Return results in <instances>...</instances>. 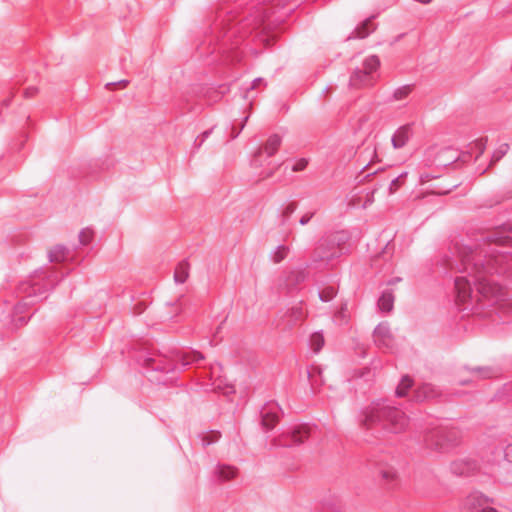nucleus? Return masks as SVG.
<instances>
[{
  "instance_id": "13d9d810",
  "label": "nucleus",
  "mask_w": 512,
  "mask_h": 512,
  "mask_svg": "<svg viewBox=\"0 0 512 512\" xmlns=\"http://www.w3.org/2000/svg\"><path fill=\"white\" fill-rule=\"evenodd\" d=\"M366 441H368V442H373V440H372V439H370V437H369L368 435L366 436Z\"/></svg>"
},
{
  "instance_id": "6e6d98bb",
  "label": "nucleus",
  "mask_w": 512,
  "mask_h": 512,
  "mask_svg": "<svg viewBox=\"0 0 512 512\" xmlns=\"http://www.w3.org/2000/svg\"><path fill=\"white\" fill-rule=\"evenodd\" d=\"M9 104H10V99H4L3 102L1 103V105L5 106V107L9 106Z\"/></svg>"
},
{
  "instance_id": "39448f33",
  "label": "nucleus",
  "mask_w": 512,
  "mask_h": 512,
  "mask_svg": "<svg viewBox=\"0 0 512 512\" xmlns=\"http://www.w3.org/2000/svg\"><path fill=\"white\" fill-rule=\"evenodd\" d=\"M460 443V432L455 428L432 427L423 433L422 447L430 453H449Z\"/></svg>"
},
{
  "instance_id": "20e7f679",
  "label": "nucleus",
  "mask_w": 512,
  "mask_h": 512,
  "mask_svg": "<svg viewBox=\"0 0 512 512\" xmlns=\"http://www.w3.org/2000/svg\"><path fill=\"white\" fill-rule=\"evenodd\" d=\"M205 359L201 352L192 351H172L169 356L149 357L145 360V364L153 371H160L166 374L173 373L176 370L185 369L194 363H198Z\"/></svg>"
},
{
  "instance_id": "603ef678",
  "label": "nucleus",
  "mask_w": 512,
  "mask_h": 512,
  "mask_svg": "<svg viewBox=\"0 0 512 512\" xmlns=\"http://www.w3.org/2000/svg\"><path fill=\"white\" fill-rule=\"evenodd\" d=\"M279 166H280V164H276V165H274V166L270 169V171H269V172H268L264 177H270V176H272V175H273V173H274V171H275Z\"/></svg>"
},
{
  "instance_id": "f03ea898",
  "label": "nucleus",
  "mask_w": 512,
  "mask_h": 512,
  "mask_svg": "<svg viewBox=\"0 0 512 512\" xmlns=\"http://www.w3.org/2000/svg\"><path fill=\"white\" fill-rule=\"evenodd\" d=\"M360 427L369 432L374 427L380 426L378 433H402L409 424L406 414L395 406H391L386 400L378 399L363 408L359 417Z\"/></svg>"
},
{
  "instance_id": "2eb2a0df",
  "label": "nucleus",
  "mask_w": 512,
  "mask_h": 512,
  "mask_svg": "<svg viewBox=\"0 0 512 512\" xmlns=\"http://www.w3.org/2000/svg\"><path fill=\"white\" fill-rule=\"evenodd\" d=\"M413 136V128L412 124H405L399 127L395 133L392 135L391 143L394 149H401L410 140Z\"/></svg>"
},
{
  "instance_id": "052dcab7",
  "label": "nucleus",
  "mask_w": 512,
  "mask_h": 512,
  "mask_svg": "<svg viewBox=\"0 0 512 512\" xmlns=\"http://www.w3.org/2000/svg\"><path fill=\"white\" fill-rule=\"evenodd\" d=\"M372 436L375 438V439H379L380 437L378 435H373Z\"/></svg>"
},
{
  "instance_id": "9b49d317",
  "label": "nucleus",
  "mask_w": 512,
  "mask_h": 512,
  "mask_svg": "<svg viewBox=\"0 0 512 512\" xmlns=\"http://www.w3.org/2000/svg\"><path fill=\"white\" fill-rule=\"evenodd\" d=\"M491 500L478 491L470 493L462 503L463 512H481L486 504H490Z\"/></svg>"
},
{
  "instance_id": "a878e982",
  "label": "nucleus",
  "mask_w": 512,
  "mask_h": 512,
  "mask_svg": "<svg viewBox=\"0 0 512 512\" xmlns=\"http://www.w3.org/2000/svg\"><path fill=\"white\" fill-rule=\"evenodd\" d=\"M289 251V246L279 245L270 253V260L273 263L278 264L288 256Z\"/></svg>"
},
{
  "instance_id": "dca6fc26",
  "label": "nucleus",
  "mask_w": 512,
  "mask_h": 512,
  "mask_svg": "<svg viewBox=\"0 0 512 512\" xmlns=\"http://www.w3.org/2000/svg\"><path fill=\"white\" fill-rule=\"evenodd\" d=\"M319 250H320V241L318 242V245L315 248L314 253H313V261L314 262L329 263L331 260L338 258L342 255V250H339L336 246L333 247L331 244L326 245L323 249V252H325V254H326L325 256H327V257H322L319 253Z\"/></svg>"
},
{
  "instance_id": "cd10ccee",
  "label": "nucleus",
  "mask_w": 512,
  "mask_h": 512,
  "mask_svg": "<svg viewBox=\"0 0 512 512\" xmlns=\"http://www.w3.org/2000/svg\"><path fill=\"white\" fill-rule=\"evenodd\" d=\"M413 380L409 376H403L399 385L396 388V396L404 397L407 395L408 390L412 387Z\"/></svg>"
},
{
  "instance_id": "473e14b6",
  "label": "nucleus",
  "mask_w": 512,
  "mask_h": 512,
  "mask_svg": "<svg viewBox=\"0 0 512 512\" xmlns=\"http://www.w3.org/2000/svg\"><path fill=\"white\" fill-rule=\"evenodd\" d=\"M336 294L337 290L333 286H328L318 293L320 300L323 302H329L336 296Z\"/></svg>"
},
{
  "instance_id": "4c0bfd02",
  "label": "nucleus",
  "mask_w": 512,
  "mask_h": 512,
  "mask_svg": "<svg viewBox=\"0 0 512 512\" xmlns=\"http://www.w3.org/2000/svg\"><path fill=\"white\" fill-rule=\"evenodd\" d=\"M458 184H450L448 186H435L431 189V193L437 195H446L451 192L454 188H456Z\"/></svg>"
},
{
  "instance_id": "a19ab883",
  "label": "nucleus",
  "mask_w": 512,
  "mask_h": 512,
  "mask_svg": "<svg viewBox=\"0 0 512 512\" xmlns=\"http://www.w3.org/2000/svg\"><path fill=\"white\" fill-rule=\"evenodd\" d=\"M315 212H307L305 214H303L301 216V218L299 219V224L304 226V225H307L310 220L313 218Z\"/></svg>"
},
{
  "instance_id": "ddd939ff",
  "label": "nucleus",
  "mask_w": 512,
  "mask_h": 512,
  "mask_svg": "<svg viewBox=\"0 0 512 512\" xmlns=\"http://www.w3.org/2000/svg\"><path fill=\"white\" fill-rule=\"evenodd\" d=\"M279 407L276 404H266L260 411L261 424L263 429L269 431L273 429L278 422Z\"/></svg>"
},
{
  "instance_id": "423d86ee",
  "label": "nucleus",
  "mask_w": 512,
  "mask_h": 512,
  "mask_svg": "<svg viewBox=\"0 0 512 512\" xmlns=\"http://www.w3.org/2000/svg\"><path fill=\"white\" fill-rule=\"evenodd\" d=\"M380 67V60L376 55L366 57L360 67H356L349 79V87L362 89L373 86L377 81V71Z\"/></svg>"
},
{
  "instance_id": "b1692460",
  "label": "nucleus",
  "mask_w": 512,
  "mask_h": 512,
  "mask_svg": "<svg viewBox=\"0 0 512 512\" xmlns=\"http://www.w3.org/2000/svg\"><path fill=\"white\" fill-rule=\"evenodd\" d=\"M394 295L392 291H383L381 297L378 300V306L383 312H390L393 309Z\"/></svg>"
},
{
  "instance_id": "680f3d73",
  "label": "nucleus",
  "mask_w": 512,
  "mask_h": 512,
  "mask_svg": "<svg viewBox=\"0 0 512 512\" xmlns=\"http://www.w3.org/2000/svg\"><path fill=\"white\" fill-rule=\"evenodd\" d=\"M307 375L308 377H311V372L309 370L307 371Z\"/></svg>"
},
{
  "instance_id": "37998d69",
  "label": "nucleus",
  "mask_w": 512,
  "mask_h": 512,
  "mask_svg": "<svg viewBox=\"0 0 512 512\" xmlns=\"http://www.w3.org/2000/svg\"><path fill=\"white\" fill-rule=\"evenodd\" d=\"M504 459L512 464V444H508L504 448Z\"/></svg>"
},
{
  "instance_id": "6e6552de",
  "label": "nucleus",
  "mask_w": 512,
  "mask_h": 512,
  "mask_svg": "<svg viewBox=\"0 0 512 512\" xmlns=\"http://www.w3.org/2000/svg\"><path fill=\"white\" fill-rule=\"evenodd\" d=\"M426 165H435L437 167H447L457 161L459 155L456 150L450 147L436 150L431 147L426 152Z\"/></svg>"
},
{
  "instance_id": "79ce46f5",
  "label": "nucleus",
  "mask_w": 512,
  "mask_h": 512,
  "mask_svg": "<svg viewBox=\"0 0 512 512\" xmlns=\"http://www.w3.org/2000/svg\"><path fill=\"white\" fill-rule=\"evenodd\" d=\"M435 178H438V176L430 173H422L419 176V181L421 184H425Z\"/></svg>"
},
{
  "instance_id": "a211bd4d",
  "label": "nucleus",
  "mask_w": 512,
  "mask_h": 512,
  "mask_svg": "<svg viewBox=\"0 0 512 512\" xmlns=\"http://www.w3.org/2000/svg\"><path fill=\"white\" fill-rule=\"evenodd\" d=\"M321 512H343L342 499L337 495L325 496L321 501Z\"/></svg>"
},
{
  "instance_id": "4d7b16f0",
  "label": "nucleus",
  "mask_w": 512,
  "mask_h": 512,
  "mask_svg": "<svg viewBox=\"0 0 512 512\" xmlns=\"http://www.w3.org/2000/svg\"><path fill=\"white\" fill-rule=\"evenodd\" d=\"M378 171H379V170H376V171H374V172H372V173H367V174L364 176V178H367V177H369V176H370V175H372V174H376V173H378Z\"/></svg>"
},
{
  "instance_id": "412c9836",
  "label": "nucleus",
  "mask_w": 512,
  "mask_h": 512,
  "mask_svg": "<svg viewBox=\"0 0 512 512\" xmlns=\"http://www.w3.org/2000/svg\"><path fill=\"white\" fill-rule=\"evenodd\" d=\"M69 256V250L64 245L54 246L48 253V258L51 263H59L67 260Z\"/></svg>"
},
{
  "instance_id": "bf43d9fd",
  "label": "nucleus",
  "mask_w": 512,
  "mask_h": 512,
  "mask_svg": "<svg viewBox=\"0 0 512 512\" xmlns=\"http://www.w3.org/2000/svg\"><path fill=\"white\" fill-rule=\"evenodd\" d=\"M467 383H468V381H466V380L460 381V384H462V385L467 384Z\"/></svg>"
},
{
  "instance_id": "e2e57ef3",
  "label": "nucleus",
  "mask_w": 512,
  "mask_h": 512,
  "mask_svg": "<svg viewBox=\"0 0 512 512\" xmlns=\"http://www.w3.org/2000/svg\"><path fill=\"white\" fill-rule=\"evenodd\" d=\"M253 83H254V84H258V81H255V80H254V81H253ZM254 87H255V85H253V87H252V88H254Z\"/></svg>"
},
{
  "instance_id": "4be33fe9",
  "label": "nucleus",
  "mask_w": 512,
  "mask_h": 512,
  "mask_svg": "<svg viewBox=\"0 0 512 512\" xmlns=\"http://www.w3.org/2000/svg\"><path fill=\"white\" fill-rule=\"evenodd\" d=\"M190 264L183 260L179 262L174 271V281L176 284H183L189 277Z\"/></svg>"
},
{
  "instance_id": "8fccbe9b",
  "label": "nucleus",
  "mask_w": 512,
  "mask_h": 512,
  "mask_svg": "<svg viewBox=\"0 0 512 512\" xmlns=\"http://www.w3.org/2000/svg\"><path fill=\"white\" fill-rule=\"evenodd\" d=\"M212 131H213V128L208 129V130L204 131V132L200 135V137H202V139L206 140V139L211 135Z\"/></svg>"
},
{
  "instance_id": "09e8293b",
  "label": "nucleus",
  "mask_w": 512,
  "mask_h": 512,
  "mask_svg": "<svg viewBox=\"0 0 512 512\" xmlns=\"http://www.w3.org/2000/svg\"><path fill=\"white\" fill-rule=\"evenodd\" d=\"M14 321H16V325H24L27 323L28 320L23 316H19Z\"/></svg>"
},
{
  "instance_id": "f8f14e48",
  "label": "nucleus",
  "mask_w": 512,
  "mask_h": 512,
  "mask_svg": "<svg viewBox=\"0 0 512 512\" xmlns=\"http://www.w3.org/2000/svg\"><path fill=\"white\" fill-rule=\"evenodd\" d=\"M479 469L477 461L470 458H463L453 461L450 470L457 476H470Z\"/></svg>"
},
{
  "instance_id": "1a4fd4ad",
  "label": "nucleus",
  "mask_w": 512,
  "mask_h": 512,
  "mask_svg": "<svg viewBox=\"0 0 512 512\" xmlns=\"http://www.w3.org/2000/svg\"><path fill=\"white\" fill-rule=\"evenodd\" d=\"M308 438V430L304 426H300L281 435L274 440V446L292 447L303 443Z\"/></svg>"
},
{
  "instance_id": "0e129e2a",
  "label": "nucleus",
  "mask_w": 512,
  "mask_h": 512,
  "mask_svg": "<svg viewBox=\"0 0 512 512\" xmlns=\"http://www.w3.org/2000/svg\"><path fill=\"white\" fill-rule=\"evenodd\" d=\"M255 81L260 82V81H262V79L261 78H257V79H255Z\"/></svg>"
},
{
  "instance_id": "de8ad7c7",
  "label": "nucleus",
  "mask_w": 512,
  "mask_h": 512,
  "mask_svg": "<svg viewBox=\"0 0 512 512\" xmlns=\"http://www.w3.org/2000/svg\"><path fill=\"white\" fill-rule=\"evenodd\" d=\"M205 142L204 139H202V137H200V135L195 139L194 143H193V148L195 150H198L200 149V147L203 145V143Z\"/></svg>"
},
{
  "instance_id": "7ed1b4c3",
  "label": "nucleus",
  "mask_w": 512,
  "mask_h": 512,
  "mask_svg": "<svg viewBox=\"0 0 512 512\" xmlns=\"http://www.w3.org/2000/svg\"><path fill=\"white\" fill-rule=\"evenodd\" d=\"M61 277L63 273L53 267H46L36 270L27 280L22 281L17 288L21 301L14 308L15 314L22 313L25 306L45 299L47 292L55 287Z\"/></svg>"
},
{
  "instance_id": "c03bdc74",
  "label": "nucleus",
  "mask_w": 512,
  "mask_h": 512,
  "mask_svg": "<svg viewBox=\"0 0 512 512\" xmlns=\"http://www.w3.org/2000/svg\"><path fill=\"white\" fill-rule=\"evenodd\" d=\"M128 84H129V81H128V80H126V79H122V80H120V81H118V82H109V83H107V84H106V88H108V89H112V88H113L114 86H116V85H121V86L125 87V86H127Z\"/></svg>"
},
{
  "instance_id": "2f4dec72",
  "label": "nucleus",
  "mask_w": 512,
  "mask_h": 512,
  "mask_svg": "<svg viewBox=\"0 0 512 512\" xmlns=\"http://www.w3.org/2000/svg\"><path fill=\"white\" fill-rule=\"evenodd\" d=\"M407 172H403L398 176L391 177L390 185H389V193H395L398 188L402 185L403 179L407 176Z\"/></svg>"
},
{
  "instance_id": "0eeeda50",
  "label": "nucleus",
  "mask_w": 512,
  "mask_h": 512,
  "mask_svg": "<svg viewBox=\"0 0 512 512\" xmlns=\"http://www.w3.org/2000/svg\"><path fill=\"white\" fill-rule=\"evenodd\" d=\"M282 143V139L278 134L271 135L264 147L260 148L253 156L251 160V164L253 167H263V166H271L272 161L270 158L275 155L278 151L280 145Z\"/></svg>"
},
{
  "instance_id": "bb28decb",
  "label": "nucleus",
  "mask_w": 512,
  "mask_h": 512,
  "mask_svg": "<svg viewBox=\"0 0 512 512\" xmlns=\"http://www.w3.org/2000/svg\"><path fill=\"white\" fill-rule=\"evenodd\" d=\"M473 378L486 379L491 378L497 374V372L491 367H475L471 369Z\"/></svg>"
},
{
  "instance_id": "7c9ffc66",
  "label": "nucleus",
  "mask_w": 512,
  "mask_h": 512,
  "mask_svg": "<svg viewBox=\"0 0 512 512\" xmlns=\"http://www.w3.org/2000/svg\"><path fill=\"white\" fill-rule=\"evenodd\" d=\"M412 92V85H403L393 92L392 99L395 101L403 100Z\"/></svg>"
},
{
  "instance_id": "aec40b11",
  "label": "nucleus",
  "mask_w": 512,
  "mask_h": 512,
  "mask_svg": "<svg viewBox=\"0 0 512 512\" xmlns=\"http://www.w3.org/2000/svg\"><path fill=\"white\" fill-rule=\"evenodd\" d=\"M214 474L219 481H228L236 476L237 469L230 465L219 464L216 466Z\"/></svg>"
},
{
  "instance_id": "393cba45",
  "label": "nucleus",
  "mask_w": 512,
  "mask_h": 512,
  "mask_svg": "<svg viewBox=\"0 0 512 512\" xmlns=\"http://www.w3.org/2000/svg\"><path fill=\"white\" fill-rule=\"evenodd\" d=\"M296 209L297 204L295 202H290L281 209L279 215V223L281 226L285 227L288 225L289 220Z\"/></svg>"
},
{
  "instance_id": "49530a36",
  "label": "nucleus",
  "mask_w": 512,
  "mask_h": 512,
  "mask_svg": "<svg viewBox=\"0 0 512 512\" xmlns=\"http://www.w3.org/2000/svg\"><path fill=\"white\" fill-rule=\"evenodd\" d=\"M205 142L204 139H202V137H200V135L195 139L194 143H193V148L195 150H198L200 149V147L203 145V143Z\"/></svg>"
},
{
  "instance_id": "6ab92c4d",
  "label": "nucleus",
  "mask_w": 512,
  "mask_h": 512,
  "mask_svg": "<svg viewBox=\"0 0 512 512\" xmlns=\"http://www.w3.org/2000/svg\"><path fill=\"white\" fill-rule=\"evenodd\" d=\"M379 475L386 482L389 489H392L397 484L398 474L397 471L389 465L379 467Z\"/></svg>"
},
{
  "instance_id": "864d4df0",
  "label": "nucleus",
  "mask_w": 512,
  "mask_h": 512,
  "mask_svg": "<svg viewBox=\"0 0 512 512\" xmlns=\"http://www.w3.org/2000/svg\"><path fill=\"white\" fill-rule=\"evenodd\" d=\"M247 120H248V117H245V118H244V122H243V124H242V126H241L240 130H239V131H237V132H235V133L233 134L232 138H236V137L239 135L240 131L244 128L245 122H246Z\"/></svg>"
},
{
  "instance_id": "f3484780",
  "label": "nucleus",
  "mask_w": 512,
  "mask_h": 512,
  "mask_svg": "<svg viewBox=\"0 0 512 512\" xmlns=\"http://www.w3.org/2000/svg\"><path fill=\"white\" fill-rule=\"evenodd\" d=\"M439 396V392L435 386L429 383L422 384L414 391V400L422 402L434 399Z\"/></svg>"
},
{
  "instance_id": "c756f323",
  "label": "nucleus",
  "mask_w": 512,
  "mask_h": 512,
  "mask_svg": "<svg viewBox=\"0 0 512 512\" xmlns=\"http://www.w3.org/2000/svg\"><path fill=\"white\" fill-rule=\"evenodd\" d=\"M324 336L321 332H315L310 337V347L315 353H319L324 346Z\"/></svg>"
},
{
  "instance_id": "f257e3e1",
  "label": "nucleus",
  "mask_w": 512,
  "mask_h": 512,
  "mask_svg": "<svg viewBox=\"0 0 512 512\" xmlns=\"http://www.w3.org/2000/svg\"><path fill=\"white\" fill-rule=\"evenodd\" d=\"M512 242V228L502 225L471 236L467 244H455L456 299L477 314L497 323L512 314V254L498 248Z\"/></svg>"
},
{
  "instance_id": "58836bf2",
  "label": "nucleus",
  "mask_w": 512,
  "mask_h": 512,
  "mask_svg": "<svg viewBox=\"0 0 512 512\" xmlns=\"http://www.w3.org/2000/svg\"><path fill=\"white\" fill-rule=\"evenodd\" d=\"M220 437V433L216 431H211L208 435H205L202 438V444L203 446H209L216 442Z\"/></svg>"
},
{
  "instance_id": "4468645a",
  "label": "nucleus",
  "mask_w": 512,
  "mask_h": 512,
  "mask_svg": "<svg viewBox=\"0 0 512 512\" xmlns=\"http://www.w3.org/2000/svg\"><path fill=\"white\" fill-rule=\"evenodd\" d=\"M348 240L347 235L344 232H335L332 234H329L327 236H324L320 239V250L319 253L322 257H326L325 252H323V249L326 245H332L333 247L336 246L339 250H342V254L344 253V245Z\"/></svg>"
},
{
  "instance_id": "72a5a7b5",
  "label": "nucleus",
  "mask_w": 512,
  "mask_h": 512,
  "mask_svg": "<svg viewBox=\"0 0 512 512\" xmlns=\"http://www.w3.org/2000/svg\"><path fill=\"white\" fill-rule=\"evenodd\" d=\"M246 24H242L241 26H233L224 32L222 37V45L225 46L227 42L231 41L233 37L236 36L240 29L243 28Z\"/></svg>"
},
{
  "instance_id": "c85d7f7f",
  "label": "nucleus",
  "mask_w": 512,
  "mask_h": 512,
  "mask_svg": "<svg viewBox=\"0 0 512 512\" xmlns=\"http://www.w3.org/2000/svg\"><path fill=\"white\" fill-rule=\"evenodd\" d=\"M289 316L291 318V321L293 323H296L298 321H302L306 316V311L303 308L301 303L296 304L295 306L291 307L289 310Z\"/></svg>"
},
{
  "instance_id": "5fc2aeb1",
  "label": "nucleus",
  "mask_w": 512,
  "mask_h": 512,
  "mask_svg": "<svg viewBox=\"0 0 512 512\" xmlns=\"http://www.w3.org/2000/svg\"><path fill=\"white\" fill-rule=\"evenodd\" d=\"M243 38H244V36L241 35L239 38H237L234 42L231 43L232 46H235V47L238 46Z\"/></svg>"
},
{
  "instance_id": "e433bc0d",
  "label": "nucleus",
  "mask_w": 512,
  "mask_h": 512,
  "mask_svg": "<svg viewBox=\"0 0 512 512\" xmlns=\"http://www.w3.org/2000/svg\"><path fill=\"white\" fill-rule=\"evenodd\" d=\"M291 281H293L294 284H300L304 282L307 278V273L305 270H296L292 271L290 275Z\"/></svg>"
},
{
  "instance_id": "ea45409f",
  "label": "nucleus",
  "mask_w": 512,
  "mask_h": 512,
  "mask_svg": "<svg viewBox=\"0 0 512 512\" xmlns=\"http://www.w3.org/2000/svg\"><path fill=\"white\" fill-rule=\"evenodd\" d=\"M307 165H308V161L306 159L302 158L295 162V164L292 167V170L295 172H299V171L304 170L307 167Z\"/></svg>"
},
{
  "instance_id": "c9c22d12",
  "label": "nucleus",
  "mask_w": 512,
  "mask_h": 512,
  "mask_svg": "<svg viewBox=\"0 0 512 512\" xmlns=\"http://www.w3.org/2000/svg\"><path fill=\"white\" fill-rule=\"evenodd\" d=\"M93 239V231L85 228L82 229L79 233V242L81 245H88Z\"/></svg>"
},
{
  "instance_id": "3c124183",
  "label": "nucleus",
  "mask_w": 512,
  "mask_h": 512,
  "mask_svg": "<svg viewBox=\"0 0 512 512\" xmlns=\"http://www.w3.org/2000/svg\"><path fill=\"white\" fill-rule=\"evenodd\" d=\"M481 512H498L495 508L491 507L489 504H486V507H483Z\"/></svg>"
},
{
  "instance_id": "a18cd8bd",
  "label": "nucleus",
  "mask_w": 512,
  "mask_h": 512,
  "mask_svg": "<svg viewBox=\"0 0 512 512\" xmlns=\"http://www.w3.org/2000/svg\"><path fill=\"white\" fill-rule=\"evenodd\" d=\"M37 91L36 87H28L24 90V97L31 98L36 95Z\"/></svg>"
},
{
  "instance_id": "f704fd0d",
  "label": "nucleus",
  "mask_w": 512,
  "mask_h": 512,
  "mask_svg": "<svg viewBox=\"0 0 512 512\" xmlns=\"http://www.w3.org/2000/svg\"><path fill=\"white\" fill-rule=\"evenodd\" d=\"M509 150V145L507 143L501 144L492 155V163L498 162Z\"/></svg>"
},
{
  "instance_id": "9d476101",
  "label": "nucleus",
  "mask_w": 512,
  "mask_h": 512,
  "mask_svg": "<svg viewBox=\"0 0 512 512\" xmlns=\"http://www.w3.org/2000/svg\"><path fill=\"white\" fill-rule=\"evenodd\" d=\"M375 345L380 349H391L394 339L390 331L388 322L379 323L373 331Z\"/></svg>"
},
{
  "instance_id": "5701e85b",
  "label": "nucleus",
  "mask_w": 512,
  "mask_h": 512,
  "mask_svg": "<svg viewBox=\"0 0 512 512\" xmlns=\"http://www.w3.org/2000/svg\"><path fill=\"white\" fill-rule=\"evenodd\" d=\"M375 27L373 26L372 20L370 18L366 19L362 24L355 28L352 34L349 36L350 38H366Z\"/></svg>"
}]
</instances>
